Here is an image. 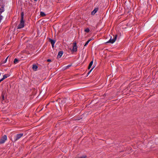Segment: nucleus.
<instances>
[{
  "instance_id": "f257e3e1",
  "label": "nucleus",
  "mask_w": 158,
  "mask_h": 158,
  "mask_svg": "<svg viewBox=\"0 0 158 158\" xmlns=\"http://www.w3.org/2000/svg\"><path fill=\"white\" fill-rule=\"evenodd\" d=\"M21 19L20 21V23L18 27V29L22 28L24 27V21L23 20L24 14L23 12H21Z\"/></svg>"
},
{
  "instance_id": "f03ea898",
  "label": "nucleus",
  "mask_w": 158,
  "mask_h": 158,
  "mask_svg": "<svg viewBox=\"0 0 158 158\" xmlns=\"http://www.w3.org/2000/svg\"><path fill=\"white\" fill-rule=\"evenodd\" d=\"M23 133H21L19 134H17L14 137L13 140L12 141L14 142L20 139L23 135Z\"/></svg>"
},
{
  "instance_id": "7ed1b4c3",
  "label": "nucleus",
  "mask_w": 158,
  "mask_h": 158,
  "mask_svg": "<svg viewBox=\"0 0 158 158\" xmlns=\"http://www.w3.org/2000/svg\"><path fill=\"white\" fill-rule=\"evenodd\" d=\"M117 37V35H113V38L112 37H111L110 39L109 40L106 42V43H110L111 44L113 43L116 40Z\"/></svg>"
},
{
  "instance_id": "20e7f679",
  "label": "nucleus",
  "mask_w": 158,
  "mask_h": 158,
  "mask_svg": "<svg viewBox=\"0 0 158 158\" xmlns=\"http://www.w3.org/2000/svg\"><path fill=\"white\" fill-rule=\"evenodd\" d=\"M7 139V137L6 135H4L0 140V144L4 143Z\"/></svg>"
},
{
  "instance_id": "39448f33",
  "label": "nucleus",
  "mask_w": 158,
  "mask_h": 158,
  "mask_svg": "<svg viewBox=\"0 0 158 158\" xmlns=\"http://www.w3.org/2000/svg\"><path fill=\"white\" fill-rule=\"evenodd\" d=\"M73 46L72 49L73 52H76L77 51V43L76 42H74L73 44Z\"/></svg>"
},
{
  "instance_id": "423d86ee",
  "label": "nucleus",
  "mask_w": 158,
  "mask_h": 158,
  "mask_svg": "<svg viewBox=\"0 0 158 158\" xmlns=\"http://www.w3.org/2000/svg\"><path fill=\"white\" fill-rule=\"evenodd\" d=\"M63 53V52L62 51H60L58 53L57 57L58 58H60L62 55Z\"/></svg>"
},
{
  "instance_id": "0eeeda50",
  "label": "nucleus",
  "mask_w": 158,
  "mask_h": 158,
  "mask_svg": "<svg viewBox=\"0 0 158 158\" xmlns=\"http://www.w3.org/2000/svg\"><path fill=\"white\" fill-rule=\"evenodd\" d=\"M5 93L4 92H2V98H1V99L2 101H3L4 100H5Z\"/></svg>"
},
{
  "instance_id": "6e6552de",
  "label": "nucleus",
  "mask_w": 158,
  "mask_h": 158,
  "mask_svg": "<svg viewBox=\"0 0 158 158\" xmlns=\"http://www.w3.org/2000/svg\"><path fill=\"white\" fill-rule=\"evenodd\" d=\"M98 10V8L95 9L91 12L92 15H94Z\"/></svg>"
},
{
  "instance_id": "1a4fd4ad",
  "label": "nucleus",
  "mask_w": 158,
  "mask_h": 158,
  "mask_svg": "<svg viewBox=\"0 0 158 158\" xmlns=\"http://www.w3.org/2000/svg\"><path fill=\"white\" fill-rule=\"evenodd\" d=\"M49 41L51 43V44H53V45L55 43V41L54 40L50 39H49Z\"/></svg>"
},
{
  "instance_id": "9d476101",
  "label": "nucleus",
  "mask_w": 158,
  "mask_h": 158,
  "mask_svg": "<svg viewBox=\"0 0 158 158\" xmlns=\"http://www.w3.org/2000/svg\"><path fill=\"white\" fill-rule=\"evenodd\" d=\"M38 68L37 66L36 65H33V66L32 68L34 70H36Z\"/></svg>"
},
{
  "instance_id": "9b49d317",
  "label": "nucleus",
  "mask_w": 158,
  "mask_h": 158,
  "mask_svg": "<svg viewBox=\"0 0 158 158\" xmlns=\"http://www.w3.org/2000/svg\"><path fill=\"white\" fill-rule=\"evenodd\" d=\"M93 64V61H91V62L89 63V66H88V69H89L91 68V66H92Z\"/></svg>"
},
{
  "instance_id": "f8f14e48",
  "label": "nucleus",
  "mask_w": 158,
  "mask_h": 158,
  "mask_svg": "<svg viewBox=\"0 0 158 158\" xmlns=\"http://www.w3.org/2000/svg\"><path fill=\"white\" fill-rule=\"evenodd\" d=\"M92 40V39H89L88 40L84 45V46H86L88 44L89 42Z\"/></svg>"
},
{
  "instance_id": "ddd939ff",
  "label": "nucleus",
  "mask_w": 158,
  "mask_h": 158,
  "mask_svg": "<svg viewBox=\"0 0 158 158\" xmlns=\"http://www.w3.org/2000/svg\"><path fill=\"white\" fill-rule=\"evenodd\" d=\"M40 15L43 17H44V16H45L46 15L43 12H40Z\"/></svg>"
},
{
  "instance_id": "4468645a",
  "label": "nucleus",
  "mask_w": 158,
  "mask_h": 158,
  "mask_svg": "<svg viewBox=\"0 0 158 158\" xmlns=\"http://www.w3.org/2000/svg\"><path fill=\"white\" fill-rule=\"evenodd\" d=\"M18 61L19 60H18L17 59L15 58V59L14 61V62L15 64H16L18 62Z\"/></svg>"
},
{
  "instance_id": "2eb2a0df",
  "label": "nucleus",
  "mask_w": 158,
  "mask_h": 158,
  "mask_svg": "<svg viewBox=\"0 0 158 158\" xmlns=\"http://www.w3.org/2000/svg\"><path fill=\"white\" fill-rule=\"evenodd\" d=\"M85 31L86 32H88L89 31V28H86V29H85Z\"/></svg>"
},
{
  "instance_id": "dca6fc26",
  "label": "nucleus",
  "mask_w": 158,
  "mask_h": 158,
  "mask_svg": "<svg viewBox=\"0 0 158 158\" xmlns=\"http://www.w3.org/2000/svg\"><path fill=\"white\" fill-rule=\"evenodd\" d=\"M8 56L6 59L3 61V62H2L1 63L2 64H3V63H5L6 62L7 60V58H8Z\"/></svg>"
},
{
  "instance_id": "f3484780",
  "label": "nucleus",
  "mask_w": 158,
  "mask_h": 158,
  "mask_svg": "<svg viewBox=\"0 0 158 158\" xmlns=\"http://www.w3.org/2000/svg\"><path fill=\"white\" fill-rule=\"evenodd\" d=\"M7 77V76L5 75L3 76V78L4 79H5Z\"/></svg>"
},
{
  "instance_id": "a211bd4d",
  "label": "nucleus",
  "mask_w": 158,
  "mask_h": 158,
  "mask_svg": "<svg viewBox=\"0 0 158 158\" xmlns=\"http://www.w3.org/2000/svg\"><path fill=\"white\" fill-rule=\"evenodd\" d=\"M86 156H82L81 157H80V158H86Z\"/></svg>"
},
{
  "instance_id": "6ab92c4d",
  "label": "nucleus",
  "mask_w": 158,
  "mask_h": 158,
  "mask_svg": "<svg viewBox=\"0 0 158 158\" xmlns=\"http://www.w3.org/2000/svg\"><path fill=\"white\" fill-rule=\"evenodd\" d=\"M94 67H93V68H92L91 70H90L88 72V74H89L92 71V70H93V69H94Z\"/></svg>"
},
{
  "instance_id": "aec40b11",
  "label": "nucleus",
  "mask_w": 158,
  "mask_h": 158,
  "mask_svg": "<svg viewBox=\"0 0 158 158\" xmlns=\"http://www.w3.org/2000/svg\"><path fill=\"white\" fill-rule=\"evenodd\" d=\"M2 16H0V22L1 20L2 19Z\"/></svg>"
},
{
  "instance_id": "412c9836",
  "label": "nucleus",
  "mask_w": 158,
  "mask_h": 158,
  "mask_svg": "<svg viewBox=\"0 0 158 158\" xmlns=\"http://www.w3.org/2000/svg\"><path fill=\"white\" fill-rule=\"evenodd\" d=\"M51 61V60L50 59H48V60H47V61H48V62H50Z\"/></svg>"
},
{
  "instance_id": "4be33fe9",
  "label": "nucleus",
  "mask_w": 158,
  "mask_h": 158,
  "mask_svg": "<svg viewBox=\"0 0 158 158\" xmlns=\"http://www.w3.org/2000/svg\"><path fill=\"white\" fill-rule=\"evenodd\" d=\"M52 47L53 48H54V44L53 45V44H52Z\"/></svg>"
},
{
  "instance_id": "5701e85b",
  "label": "nucleus",
  "mask_w": 158,
  "mask_h": 158,
  "mask_svg": "<svg viewBox=\"0 0 158 158\" xmlns=\"http://www.w3.org/2000/svg\"><path fill=\"white\" fill-rule=\"evenodd\" d=\"M1 80L2 81L3 80H4V79L2 78V79H1Z\"/></svg>"
},
{
  "instance_id": "b1692460",
  "label": "nucleus",
  "mask_w": 158,
  "mask_h": 158,
  "mask_svg": "<svg viewBox=\"0 0 158 158\" xmlns=\"http://www.w3.org/2000/svg\"><path fill=\"white\" fill-rule=\"evenodd\" d=\"M2 64L1 63H0V66Z\"/></svg>"
},
{
  "instance_id": "393cba45",
  "label": "nucleus",
  "mask_w": 158,
  "mask_h": 158,
  "mask_svg": "<svg viewBox=\"0 0 158 158\" xmlns=\"http://www.w3.org/2000/svg\"><path fill=\"white\" fill-rule=\"evenodd\" d=\"M70 66H71V65H69V66H68V67H70Z\"/></svg>"
},
{
  "instance_id": "a878e982",
  "label": "nucleus",
  "mask_w": 158,
  "mask_h": 158,
  "mask_svg": "<svg viewBox=\"0 0 158 158\" xmlns=\"http://www.w3.org/2000/svg\"><path fill=\"white\" fill-rule=\"evenodd\" d=\"M2 81L1 80H0V81L1 82Z\"/></svg>"
},
{
  "instance_id": "bb28decb",
  "label": "nucleus",
  "mask_w": 158,
  "mask_h": 158,
  "mask_svg": "<svg viewBox=\"0 0 158 158\" xmlns=\"http://www.w3.org/2000/svg\"><path fill=\"white\" fill-rule=\"evenodd\" d=\"M34 0L35 1H37V0Z\"/></svg>"
},
{
  "instance_id": "cd10ccee",
  "label": "nucleus",
  "mask_w": 158,
  "mask_h": 158,
  "mask_svg": "<svg viewBox=\"0 0 158 158\" xmlns=\"http://www.w3.org/2000/svg\"><path fill=\"white\" fill-rule=\"evenodd\" d=\"M1 82L0 81V83Z\"/></svg>"
}]
</instances>
